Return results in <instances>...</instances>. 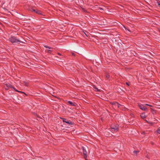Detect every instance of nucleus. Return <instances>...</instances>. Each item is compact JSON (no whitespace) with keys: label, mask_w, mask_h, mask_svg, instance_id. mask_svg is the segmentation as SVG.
<instances>
[{"label":"nucleus","mask_w":160,"mask_h":160,"mask_svg":"<svg viewBox=\"0 0 160 160\" xmlns=\"http://www.w3.org/2000/svg\"><path fill=\"white\" fill-rule=\"evenodd\" d=\"M9 40L12 43H14L15 45L16 43L19 44L20 43H24V42L21 41L20 39L17 37L12 36L9 38Z\"/></svg>","instance_id":"f257e3e1"},{"label":"nucleus","mask_w":160,"mask_h":160,"mask_svg":"<svg viewBox=\"0 0 160 160\" xmlns=\"http://www.w3.org/2000/svg\"><path fill=\"white\" fill-rule=\"evenodd\" d=\"M110 129L112 131H117L119 129V125L118 124L112 125L111 126Z\"/></svg>","instance_id":"f03ea898"},{"label":"nucleus","mask_w":160,"mask_h":160,"mask_svg":"<svg viewBox=\"0 0 160 160\" xmlns=\"http://www.w3.org/2000/svg\"><path fill=\"white\" fill-rule=\"evenodd\" d=\"M18 18L19 19L23 20H31L29 18L26 17L25 16L22 14H19L18 15Z\"/></svg>","instance_id":"7ed1b4c3"},{"label":"nucleus","mask_w":160,"mask_h":160,"mask_svg":"<svg viewBox=\"0 0 160 160\" xmlns=\"http://www.w3.org/2000/svg\"><path fill=\"white\" fill-rule=\"evenodd\" d=\"M29 10L32 12H34L35 13L38 14L43 15L42 14V13L41 11L38 10V9H35L32 8H29Z\"/></svg>","instance_id":"20e7f679"},{"label":"nucleus","mask_w":160,"mask_h":160,"mask_svg":"<svg viewBox=\"0 0 160 160\" xmlns=\"http://www.w3.org/2000/svg\"><path fill=\"white\" fill-rule=\"evenodd\" d=\"M81 149H82L83 151V156L84 158L86 160H88L87 159V151H86V149L84 148L83 147H81Z\"/></svg>","instance_id":"39448f33"},{"label":"nucleus","mask_w":160,"mask_h":160,"mask_svg":"<svg viewBox=\"0 0 160 160\" xmlns=\"http://www.w3.org/2000/svg\"><path fill=\"white\" fill-rule=\"evenodd\" d=\"M138 106L142 110L144 111H146L147 110V108L143 104L138 103Z\"/></svg>","instance_id":"423d86ee"},{"label":"nucleus","mask_w":160,"mask_h":160,"mask_svg":"<svg viewBox=\"0 0 160 160\" xmlns=\"http://www.w3.org/2000/svg\"><path fill=\"white\" fill-rule=\"evenodd\" d=\"M68 103L71 106L76 107L77 105V104L75 103V102H72L71 101H68Z\"/></svg>","instance_id":"0eeeda50"},{"label":"nucleus","mask_w":160,"mask_h":160,"mask_svg":"<svg viewBox=\"0 0 160 160\" xmlns=\"http://www.w3.org/2000/svg\"><path fill=\"white\" fill-rule=\"evenodd\" d=\"M105 78L108 80H110V76L109 74L107 72H105Z\"/></svg>","instance_id":"6e6552de"},{"label":"nucleus","mask_w":160,"mask_h":160,"mask_svg":"<svg viewBox=\"0 0 160 160\" xmlns=\"http://www.w3.org/2000/svg\"><path fill=\"white\" fill-rule=\"evenodd\" d=\"M64 122L66 123L69 124V125H73L74 124V123L72 122L70 120H68L66 119L65 121Z\"/></svg>","instance_id":"1a4fd4ad"},{"label":"nucleus","mask_w":160,"mask_h":160,"mask_svg":"<svg viewBox=\"0 0 160 160\" xmlns=\"http://www.w3.org/2000/svg\"><path fill=\"white\" fill-rule=\"evenodd\" d=\"M5 85L8 88H12L13 89H15V88L11 84L9 83H6L5 84Z\"/></svg>","instance_id":"9d476101"},{"label":"nucleus","mask_w":160,"mask_h":160,"mask_svg":"<svg viewBox=\"0 0 160 160\" xmlns=\"http://www.w3.org/2000/svg\"><path fill=\"white\" fill-rule=\"evenodd\" d=\"M140 117L142 119H144L146 118V116L145 115V113H142L140 115Z\"/></svg>","instance_id":"9b49d317"},{"label":"nucleus","mask_w":160,"mask_h":160,"mask_svg":"<svg viewBox=\"0 0 160 160\" xmlns=\"http://www.w3.org/2000/svg\"><path fill=\"white\" fill-rule=\"evenodd\" d=\"M93 88L95 89V91L100 92V90L98 89V88L96 87V86L95 85H93Z\"/></svg>","instance_id":"f8f14e48"},{"label":"nucleus","mask_w":160,"mask_h":160,"mask_svg":"<svg viewBox=\"0 0 160 160\" xmlns=\"http://www.w3.org/2000/svg\"><path fill=\"white\" fill-rule=\"evenodd\" d=\"M151 112L153 114H154L156 113V111L154 110L152 108H150Z\"/></svg>","instance_id":"ddd939ff"},{"label":"nucleus","mask_w":160,"mask_h":160,"mask_svg":"<svg viewBox=\"0 0 160 160\" xmlns=\"http://www.w3.org/2000/svg\"><path fill=\"white\" fill-rule=\"evenodd\" d=\"M111 104L112 105H116L117 104V102H110Z\"/></svg>","instance_id":"4468645a"},{"label":"nucleus","mask_w":160,"mask_h":160,"mask_svg":"<svg viewBox=\"0 0 160 160\" xmlns=\"http://www.w3.org/2000/svg\"><path fill=\"white\" fill-rule=\"evenodd\" d=\"M44 47L46 48H48L49 49H52V48L51 47L48 46L46 45H43Z\"/></svg>","instance_id":"2eb2a0df"},{"label":"nucleus","mask_w":160,"mask_h":160,"mask_svg":"<svg viewBox=\"0 0 160 160\" xmlns=\"http://www.w3.org/2000/svg\"><path fill=\"white\" fill-rule=\"evenodd\" d=\"M23 84L24 85L26 86H28V82H26L25 81H23Z\"/></svg>","instance_id":"dca6fc26"},{"label":"nucleus","mask_w":160,"mask_h":160,"mask_svg":"<svg viewBox=\"0 0 160 160\" xmlns=\"http://www.w3.org/2000/svg\"><path fill=\"white\" fill-rule=\"evenodd\" d=\"M77 52H77V53L80 55L83 53V52L82 50H77Z\"/></svg>","instance_id":"f3484780"},{"label":"nucleus","mask_w":160,"mask_h":160,"mask_svg":"<svg viewBox=\"0 0 160 160\" xmlns=\"http://www.w3.org/2000/svg\"><path fill=\"white\" fill-rule=\"evenodd\" d=\"M45 52H47L51 54L52 53V51L48 49L46 50Z\"/></svg>","instance_id":"a211bd4d"},{"label":"nucleus","mask_w":160,"mask_h":160,"mask_svg":"<svg viewBox=\"0 0 160 160\" xmlns=\"http://www.w3.org/2000/svg\"><path fill=\"white\" fill-rule=\"evenodd\" d=\"M82 9V10L84 12H88L87 11V10H85L84 8L82 7H81Z\"/></svg>","instance_id":"6ab92c4d"},{"label":"nucleus","mask_w":160,"mask_h":160,"mask_svg":"<svg viewBox=\"0 0 160 160\" xmlns=\"http://www.w3.org/2000/svg\"><path fill=\"white\" fill-rule=\"evenodd\" d=\"M116 105L117 106V107L118 108H119L120 107L122 106V105L120 104L118 102H117V104Z\"/></svg>","instance_id":"aec40b11"},{"label":"nucleus","mask_w":160,"mask_h":160,"mask_svg":"<svg viewBox=\"0 0 160 160\" xmlns=\"http://www.w3.org/2000/svg\"><path fill=\"white\" fill-rule=\"evenodd\" d=\"M13 89L15 91H16L17 92H20V93H24V92H22L19 91L18 90L16 89L15 88V89Z\"/></svg>","instance_id":"412c9836"},{"label":"nucleus","mask_w":160,"mask_h":160,"mask_svg":"<svg viewBox=\"0 0 160 160\" xmlns=\"http://www.w3.org/2000/svg\"><path fill=\"white\" fill-rule=\"evenodd\" d=\"M157 132L158 133L160 134V127L158 129Z\"/></svg>","instance_id":"4be33fe9"},{"label":"nucleus","mask_w":160,"mask_h":160,"mask_svg":"<svg viewBox=\"0 0 160 160\" xmlns=\"http://www.w3.org/2000/svg\"><path fill=\"white\" fill-rule=\"evenodd\" d=\"M139 152V151H136V150H135L133 151V152L136 154V155L137 156V153L138 152Z\"/></svg>","instance_id":"5701e85b"},{"label":"nucleus","mask_w":160,"mask_h":160,"mask_svg":"<svg viewBox=\"0 0 160 160\" xmlns=\"http://www.w3.org/2000/svg\"><path fill=\"white\" fill-rule=\"evenodd\" d=\"M60 118L62 120V121L63 122H64L65 121V120H66V118Z\"/></svg>","instance_id":"b1692460"},{"label":"nucleus","mask_w":160,"mask_h":160,"mask_svg":"<svg viewBox=\"0 0 160 160\" xmlns=\"http://www.w3.org/2000/svg\"><path fill=\"white\" fill-rule=\"evenodd\" d=\"M34 114L35 115V116L36 117H38V118H40L39 116H38L37 113H34Z\"/></svg>","instance_id":"393cba45"},{"label":"nucleus","mask_w":160,"mask_h":160,"mask_svg":"<svg viewBox=\"0 0 160 160\" xmlns=\"http://www.w3.org/2000/svg\"><path fill=\"white\" fill-rule=\"evenodd\" d=\"M34 114L35 115V116L36 117H38V118H40L39 116H38L37 113H34Z\"/></svg>","instance_id":"a878e982"},{"label":"nucleus","mask_w":160,"mask_h":160,"mask_svg":"<svg viewBox=\"0 0 160 160\" xmlns=\"http://www.w3.org/2000/svg\"><path fill=\"white\" fill-rule=\"evenodd\" d=\"M145 105L146 106H149L150 107H152V105L148 104H145Z\"/></svg>","instance_id":"bb28decb"},{"label":"nucleus","mask_w":160,"mask_h":160,"mask_svg":"<svg viewBox=\"0 0 160 160\" xmlns=\"http://www.w3.org/2000/svg\"><path fill=\"white\" fill-rule=\"evenodd\" d=\"M130 82H126V84L128 86H129V85H130Z\"/></svg>","instance_id":"cd10ccee"},{"label":"nucleus","mask_w":160,"mask_h":160,"mask_svg":"<svg viewBox=\"0 0 160 160\" xmlns=\"http://www.w3.org/2000/svg\"><path fill=\"white\" fill-rule=\"evenodd\" d=\"M72 56H75V54L73 53V52H72Z\"/></svg>","instance_id":"c85d7f7f"},{"label":"nucleus","mask_w":160,"mask_h":160,"mask_svg":"<svg viewBox=\"0 0 160 160\" xmlns=\"http://www.w3.org/2000/svg\"><path fill=\"white\" fill-rule=\"evenodd\" d=\"M149 124H150V125H153V122H149V123H148Z\"/></svg>","instance_id":"c756f323"},{"label":"nucleus","mask_w":160,"mask_h":160,"mask_svg":"<svg viewBox=\"0 0 160 160\" xmlns=\"http://www.w3.org/2000/svg\"><path fill=\"white\" fill-rule=\"evenodd\" d=\"M158 3V6H159V7H160V3L158 2H157Z\"/></svg>","instance_id":"7c9ffc66"},{"label":"nucleus","mask_w":160,"mask_h":160,"mask_svg":"<svg viewBox=\"0 0 160 160\" xmlns=\"http://www.w3.org/2000/svg\"><path fill=\"white\" fill-rule=\"evenodd\" d=\"M58 54L59 55H60V56H61V54L59 53H58Z\"/></svg>","instance_id":"2f4dec72"},{"label":"nucleus","mask_w":160,"mask_h":160,"mask_svg":"<svg viewBox=\"0 0 160 160\" xmlns=\"http://www.w3.org/2000/svg\"><path fill=\"white\" fill-rule=\"evenodd\" d=\"M99 8L100 10H103V9L101 8Z\"/></svg>","instance_id":"473e14b6"},{"label":"nucleus","mask_w":160,"mask_h":160,"mask_svg":"<svg viewBox=\"0 0 160 160\" xmlns=\"http://www.w3.org/2000/svg\"><path fill=\"white\" fill-rule=\"evenodd\" d=\"M145 121H146V122H148V123H149V122H148V121H147V120H145Z\"/></svg>","instance_id":"72a5a7b5"},{"label":"nucleus","mask_w":160,"mask_h":160,"mask_svg":"<svg viewBox=\"0 0 160 160\" xmlns=\"http://www.w3.org/2000/svg\"><path fill=\"white\" fill-rule=\"evenodd\" d=\"M24 93L26 96H27V95L26 93H25V92H24V93Z\"/></svg>","instance_id":"f704fd0d"},{"label":"nucleus","mask_w":160,"mask_h":160,"mask_svg":"<svg viewBox=\"0 0 160 160\" xmlns=\"http://www.w3.org/2000/svg\"><path fill=\"white\" fill-rule=\"evenodd\" d=\"M146 158H149V157H148V155H147L146 156Z\"/></svg>","instance_id":"c9c22d12"},{"label":"nucleus","mask_w":160,"mask_h":160,"mask_svg":"<svg viewBox=\"0 0 160 160\" xmlns=\"http://www.w3.org/2000/svg\"><path fill=\"white\" fill-rule=\"evenodd\" d=\"M142 134H145V132H142Z\"/></svg>","instance_id":"e433bc0d"},{"label":"nucleus","mask_w":160,"mask_h":160,"mask_svg":"<svg viewBox=\"0 0 160 160\" xmlns=\"http://www.w3.org/2000/svg\"><path fill=\"white\" fill-rule=\"evenodd\" d=\"M56 98H57L58 99H60V98H58L57 97H55Z\"/></svg>","instance_id":"4c0bfd02"},{"label":"nucleus","mask_w":160,"mask_h":160,"mask_svg":"<svg viewBox=\"0 0 160 160\" xmlns=\"http://www.w3.org/2000/svg\"><path fill=\"white\" fill-rule=\"evenodd\" d=\"M158 30L160 32V29L158 28Z\"/></svg>","instance_id":"58836bf2"},{"label":"nucleus","mask_w":160,"mask_h":160,"mask_svg":"<svg viewBox=\"0 0 160 160\" xmlns=\"http://www.w3.org/2000/svg\"><path fill=\"white\" fill-rule=\"evenodd\" d=\"M43 18L42 19V20H45V19H44L45 18Z\"/></svg>","instance_id":"ea45409f"},{"label":"nucleus","mask_w":160,"mask_h":160,"mask_svg":"<svg viewBox=\"0 0 160 160\" xmlns=\"http://www.w3.org/2000/svg\"><path fill=\"white\" fill-rule=\"evenodd\" d=\"M151 144H152H152H153V143L152 142V143H151Z\"/></svg>","instance_id":"a19ab883"}]
</instances>
